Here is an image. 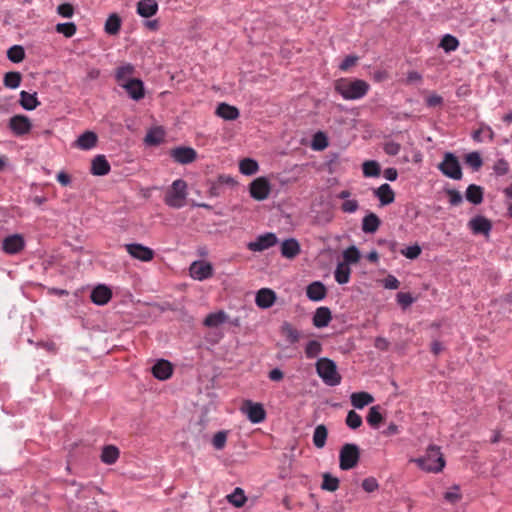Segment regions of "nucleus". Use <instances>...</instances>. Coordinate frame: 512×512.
Returning <instances> with one entry per match:
<instances>
[{"mask_svg":"<svg viewBox=\"0 0 512 512\" xmlns=\"http://www.w3.org/2000/svg\"><path fill=\"white\" fill-rule=\"evenodd\" d=\"M124 248L133 259L141 262H150L155 256L153 249L140 243H128Z\"/></svg>","mask_w":512,"mask_h":512,"instance_id":"obj_9","label":"nucleus"},{"mask_svg":"<svg viewBox=\"0 0 512 512\" xmlns=\"http://www.w3.org/2000/svg\"><path fill=\"white\" fill-rule=\"evenodd\" d=\"M213 266L204 260H197L191 263L189 274L194 280L204 281L213 276Z\"/></svg>","mask_w":512,"mask_h":512,"instance_id":"obj_12","label":"nucleus"},{"mask_svg":"<svg viewBox=\"0 0 512 512\" xmlns=\"http://www.w3.org/2000/svg\"><path fill=\"white\" fill-rule=\"evenodd\" d=\"M8 127L15 136L22 137L30 133L32 123L28 116L18 114L10 118Z\"/></svg>","mask_w":512,"mask_h":512,"instance_id":"obj_11","label":"nucleus"},{"mask_svg":"<svg viewBox=\"0 0 512 512\" xmlns=\"http://www.w3.org/2000/svg\"><path fill=\"white\" fill-rule=\"evenodd\" d=\"M307 359H314L322 353V344L318 340H310L304 347Z\"/></svg>","mask_w":512,"mask_h":512,"instance_id":"obj_39","label":"nucleus"},{"mask_svg":"<svg viewBox=\"0 0 512 512\" xmlns=\"http://www.w3.org/2000/svg\"><path fill=\"white\" fill-rule=\"evenodd\" d=\"M358 59L359 58L355 55L346 56L342 60V62L339 64V69L341 71H347L349 68H351L352 66H354L357 63Z\"/></svg>","mask_w":512,"mask_h":512,"instance_id":"obj_64","label":"nucleus"},{"mask_svg":"<svg viewBox=\"0 0 512 512\" xmlns=\"http://www.w3.org/2000/svg\"><path fill=\"white\" fill-rule=\"evenodd\" d=\"M226 498L230 504L237 508L243 507L247 501L243 489L239 487L235 488L234 491L231 494L227 495Z\"/></svg>","mask_w":512,"mask_h":512,"instance_id":"obj_38","label":"nucleus"},{"mask_svg":"<svg viewBox=\"0 0 512 512\" xmlns=\"http://www.w3.org/2000/svg\"><path fill=\"white\" fill-rule=\"evenodd\" d=\"M239 170L243 175H254L259 170V165L256 160L252 158H244L239 163Z\"/></svg>","mask_w":512,"mask_h":512,"instance_id":"obj_37","label":"nucleus"},{"mask_svg":"<svg viewBox=\"0 0 512 512\" xmlns=\"http://www.w3.org/2000/svg\"><path fill=\"white\" fill-rule=\"evenodd\" d=\"M465 197L470 203L478 205L483 201V189L476 184H470L466 189Z\"/></svg>","mask_w":512,"mask_h":512,"instance_id":"obj_32","label":"nucleus"},{"mask_svg":"<svg viewBox=\"0 0 512 512\" xmlns=\"http://www.w3.org/2000/svg\"><path fill=\"white\" fill-rule=\"evenodd\" d=\"M8 59L13 63H19L25 58L24 48L20 45H14L7 51Z\"/></svg>","mask_w":512,"mask_h":512,"instance_id":"obj_48","label":"nucleus"},{"mask_svg":"<svg viewBox=\"0 0 512 512\" xmlns=\"http://www.w3.org/2000/svg\"><path fill=\"white\" fill-rule=\"evenodd\" d=\"M467 225L474 235L481 234L488 237L492 230L491 221L482 215L471 218Z\"/></svg>","mask_w":512,"mask_h":512,"instance_id":"obj_13","label":"nucleus"},{"mask_svg":"<svg viewBox=\"0 0 512 512\" xmlns=\"http://www.w3.org/2000/svg\"><path fill=\"white\" fill-rule=\"evenodd\" d=\"M25 247V240L20 234L5 237L2 241V250L9 255L21 252Z\"/></svg>","mask_w":512,"mask_h":512,"instance_id":"obj_14","label":"nucleus"},{"mask_svg":"<svg viewBox=\"0 0 512 512\" xmlns=\"http://www.w3.org/2000/svg\"><path fill=\"white\" fill-rule=\"evenodd\" d=\"M282 332L284 333V335L286 336L287 340L290 343L294 344L299 341L300 333L291 324H289L287 322L284 323L282 326Z\"/></svg>","mask_w":512,"mask_h":512,"instance_id":"obj_51","label":"nucleus"},{"mask_svg":"<svg viewBox=\"0 0 512 512\" xmlns=\"http://www.w3.org/2000/svg\"><path fill=\"white\" fill-rule=\"evenodd\" d=\"M158 11V4L155 0H139L137 13L143 18H150Z\"/></svg>","mask_w":512,"mask_h":512,"instance_id":"obj_25","label":"nucleus"},{"mask_svg":"<svg viewBox=\"0 0 512 512\" xmlns=\"http://www.w3.org/2000/svg\"><path fill=\"white\" fill-rule=\"evenodd\" d=\"M439 47H441L445 52L449 53L457 50L459 47V41L455 36L451 34H445L440 41Z\"/></svg>","mask_w":512,"mask_h":512,"instance_id":"obj_41","label":"nucleus"},{"mask_svg":"<svg viewBox=\"0 0 512 512\" xmlns=\"http://www.w3.org/2000/svg\"><path fill=\"white\" fill-rule=\"evenodd\" d=\"M340 209L343 213L352 214L359 209V202L356 199H346L342 202Z\"/></svg>","mask_w":512,"mask_h":512,"instance_id":"obj_55","label":"nucleus"},{"mask_svg":"<svg viewBox=\"0 0 512 512\" xmlns=\"http://www.w3.org/2000/svg\"><path fill=\"white\" fill-rule=\"evenodd\" d=\"M334 89L345 100H359L367 95L370 85L362 79L340 78L335 81Z\"/></svg>","mask_w":512,"mask_h":512,"instance_id":"obj_1","label":"nucleus"},{"mask_svg":"<svg viewBox=\"0 0 512 512\" xmlns=\"http://www.w3.org/2000/svg\"><path fill=\"white\" fill-rule=\"evenodd\" d=\"M164 139V131L160 127L150 129L145 136V143L148 145H158Z\"/></svg>","mask_w":512,"mask_h":512,"instance_id":"obj_42","label":"nucleus"},{"mask_svg":"<svg viewBox=\"0 0 512 512\" xmlns=\"http://www.w3.org/2000/svg\"><path fill=\"white\" fill-rule=\"evenodd\" d=\"M383 287L390 290H395L400 287L399 280L394 276L389 274L386 278L382 280Z\"/></svg>","mask_w":512,"mask_h":512,"instance_id":"obj_63","label":"nucleus"},{"mask_svg":"<svg viewBox=\"0 0 512 512\" xmlns=\"http://www.w3.org/2000/svg\"><path fill=\"white\" fill-rule=\"evenodd\" d=\"M228 319L227 314L224 311H217L214 313H210L204 319L203 324L206 327H218L219 325L225 323Z\"/></svg>","mask_w":512,"mask_h":512,"instance_id":"obj_35","label":"nucleus"},{"mask_svg":"<svg viewBox=\"0 0 512 512\" xmlns=\"http://www.w3.org/2000/svg\"><path fill=\"white\" fill-rule=\"evenodd\" d=\"M315 368L317 375L325 385L335 387L341 383L342 376L333 360L327 357L319 358L315 363Z\"/></svg>","mask_w":512,"mask_h":512,"instance_id":"obj_3","label":"nucleus"},{"mask_svg":"<svg viewBox=\"0 0 512 512\" xmlns=\"http://www.w3.org/2000/svg\"><path fill=\"white\" fill-rule=\"evenodd\" d=\"M397 303L401 306L403 310L407 309L414 302V298L410 293L407 292H399L396 296Z\"/></svg>","mask_w":512,"mask_h":512,"instance_id":"obj_57","label":"nucleus"},{"mask_svg":"<svg viewBox=\"0 0 512 512\" xmlns=\"http://www.w3.org/2000/svg\"><path fill=\"white\" fill-rule=\"evenodd\" d=\"M440 172L453 180H461L463 173L459 162V159L452 152H446L443 156V160L438 164Z\"/></svg>","mask_w":512,"mask_h":512,"instance_id":"obj_5","label":"nucleus"},{"mask_svg":"<svg viewBox=\"0 0 512 512\" xmlns=\"http://www.w3.org/2000/svg\"><path fill=\"white\" fill-rule=\"evenodd\" d=\"M351 404L356 409H362L374 402V397L368 392H355L350 396Z\"/></svg>","mask_w":512,"mask_h":512,"instance_id":"obj_26","label":"nucleus"},{"mask_svg":"<svg viewBox=\"0 0 512 512\" xmlns=\"http://www.w3.org/2000/svg\"><path fill=\"white\" fill-rule=\"evenodd\" d=\"M345 422L346 425L353 430L358 429L363 423L362 417L354 410L348 412Z\"/></svg>","mask_w":512,"mask_h":512,"instance_id":"obj_52","label":"nucleus"},{"mask_svg":"<svg viewBox=\"0 0 512 512\" xmlns=\"http://www.w3.org/2000/svg\"><path fill=\"white\" fill-rule=\"evenodd\" d=\"M465 162L474 171H478L483 165L482 158H481L480 154L476 151L466 154Z\"/></svg>","mask_w":512,"mask_h":512,"instance_id":"obj_50","label":"nucleus"},{"mask_svg":"<svg viewBox=\"0 0 512 512\" xmlns=\"http://www.w3.org/2000/svg\"><path fill=\"white\" fill-rule=\"evenodd\" d=\"M55 30L57 33L63 34L66 38H71L75 35L77 27L73 22L58 23Z\"/></svg>","mask_w":512,"mask_h":512,"instance_id":"obj_49","label":"nucleus"},{"mask_svg":"<svg viewBox=\"0 0 512 512\" xmlns=\"http://www.w3.org/2000/svg\"><path fill=\"white\" fill-rule=\"evenodd\" d=\"M134 71V67L131 64H125L117 68L116 79L117 81H123L130 77Z\"/></svg>","mask_w":512,"mask_h":512,"instance_id":"obj_56","label":"nucleus"},{"mask_svg":"<svg viewBox=\"0 0 512 512\" xmlns=\"http://www.w3.org/2000/svg\"><path fill=\"white\" fill-rule=\"evenodd\" d=\"M271 192V184L266 177H258L249 185L250 196L257 200L263 201L268 198Z\"/></svg>","mask_w":512,"mask_h":512,"instance_id":"obj_8","label":"nucleus"},{"mask_svg":"<svg viewBox=\"0 0 512 512\" xmlns=\"http://www.w3.org/2000/svg\"><path fill=\"white\" fill-rule=\"evenodd\" d=\"M20 105L28 111L34 110L40 104L36 93H29L26 91L20 92Z\"/></svg>","mask_w":512,"mask_h":512,"instance_id":"obj_34","label":"nucleus"},{"mask_svg":"<svg viewBox=\"0 0 512 512\" xmlns=\"http://www.w3.org/2000/svg\"><path fill=\"white\" fill-rule=\"evenodd\" d=\"M360 459V450L356 444H344L339 452V467L347 471L354 468Z\"/></svg>","mask_w":512,"mask_h":512,"instance_id":"obj_6","label":"nucleus"},{"mask_svg":"<svg viewBox=\"0 0 512 512\" xmlns=\"http://www.w3.org/2000/svg\"><path fill=\"white\" fill-rule=\"evenodd\" d=\"M188 186L183 179L172 182L164 195V203L171 208L180 209L186 205Z\"/></svg>","mask_w":512,"mask_h":512,"instance_id":"obj_4","label":"nucleus"},{"mask_svg":"<svg viewBox=\"0 0 512 512\" xmlns=\"http://www.w3.org/2000/svg\"><path fill=\"white\" fill-rule=\"evenodd\" d=\"M367 423L374 429H377L380 423L383 421V416L380 412V406H372L369 409L368 415L366 417Z\"/></svg>","mask_w":512,"mask_h":512,"instance_id":"obj_40","label":"nucleus"},{"mask_svg":"<svg viewBox=\"0 0 512 512\" xmlns=\"http://www.w3.org/2000/svg\"><path fill=\"white\" fill-rule=\"evenodd\" d=\"M401 254L408 259H416L421 254V247L417 244L408 246L401 250Z\"/></svg>","mask_w":512,"mask_h":512,"instance_id":"obj_59","label":"nucleus"},{"mask_svg":"<svg viewBox=\"0 0 512 512\" xmlns=\"http://www.w3.org/2000/svg\"><path fill=\"white\" fill-rule=\"evenodd\" d=\"M462 498V495L460 493V487L459 485H453L451 487V489L447 492H445L444 494V499L451 503V504H455L457 503L458 501H460Z\"/></svg>","mask_w":512,"mask_h":512,"instance_id":"obj_53","label":"nucleus"},{"mask_svg":"<svg viewBox=\"0 0 512 512\" xmlns=\"http://www.w3.org/2000/svg\"><path fill=\"white\" fill-rule=\"evenodd\" d=\"M383 149L387 155L396 156L401 150V145L394 141H388L384 144Z\"/></svg>","mask_w":512,"mask_h":512,"instance_id":"obj_61","label":"nucleus"},{"mask_svg":"<svg viewBox=\"0 0 512 512\" xmlns=\"http://www.w3.org/2000/svg\"><path fill=\"white\" fill-rule=\"evenodd\" d=\"M110 164L103 155H97L91 163V173L97 176H104L110 172Z\"/></svg>","mask_w":512,"mask_h":512,"instance_id":"obj_24","label":"nucleus"},{"mask_svg":"<svg viewBox=\"0 0 512 512\" xmlns=\"http://www.w3.org/2000/svg\"><path fill=\"white\" fill-rule=\"evenodd\" d=\"M351 268L347 263H338L334 272L335 280L338 284H346L350 281Z\"/></svg>","mask_w":512,"mask_h":512,"instance_id":"obj_33","label":"nucleus"},{"mask_svg":"<svg viewBox=\"0 0 512 512\" xmlns=\"http://www.w3.org/2000/svg\"><path fill=\"white\" fill-rule=\"evenodd\" d=\"M328 430L325 425L316 426L313 433V444L316 448L321 449L326 445Z\"/></svg>","mask_w":512,"mask_h":512,"instance_id":"obj_36","label":"nucleus"},{"mask_svg":"<svg viewBox=\"0 0 512 512\" xmlns=\"http://www.w3.org/2000/svg\"><path fill=\"white\" fill-rule=\"evenodd\" d=\"M380 224L381 221L379 217L375 213L370 212L362 219V231L364 233L373 234L378 230Z\"/></svg>","mask_w":512,"mask_h":512,"instance_id":"obj_28","label":"nucleus"},{"mask_svg":"<svg viewBox=\"0 0 512 512\" xmlns=\"http://www.w3.org/2000/svg\"><path fill=\"white\" fill-rule=\"evenodd\" d=\"M493 171L497 176H504L509 172V163L504 159H498L494 166Z\"/></svg>","mask_w":512,"mask_h":512,"instance_id":"obj_58","label":"nucleus"},{"mask_svg":"<svg viewBox=\"0 0 512 512\" xmlns=\"http://www.w3.org/2000/svg\"><path fill=\"white\" fill-rule=\"evenodd\" d=\"M173 367L167 360H159L152 367L153 376L159 380H167L171 377Z\"/></svg>","mask_w":512,"mask_h":512,"instance_id":"obj_20","label":"nucleus"},{"mask_svg":"<svg viewBox=\"0 0 512 512\" xmlns=\"http://www.w3.org/2000/svg\"><path fill=\"white\" fill-rule=\"evenodd\" d=\"M332 319L331 311L328 307H319L316 309L313 315V325L317 328H323L328 326Z\"/></svg>","mask_w":512,"mask_h":512,"instance_id":"obj_23","label":"nucleus"},{"mask_svg":"<svg viewBox=\"0 0 512 512\" xmlns=\"http://www.w3.org/2000/svg\"><path fill=\"white\" fill-rule=\"evenodd\" d=\"M307 298L311 301H321L327 295V289L321 281H314L306 288Z\"/></svg>","mask_w":512,"mask_h":512,"instance_id":"obj_19","label":"nucleus"},{"mask_svg":"<svg viewBox=\"0 0 512 512\" xmlns=\"http://www.w3.org/2000/svg\"><path fill=\"white\" fill-rule=\"evenodd\" d=\"M278 243V238L275 233L266 232L256 237L254 241L247 244L248 250L252 252H262L267 250Z\"/></svg>","mask_w":512,"mask_h":512,"instance_id":"obj_10","label":"nucleus"},{"mask_svg":"<svg viewBox=\"0 0 512 512\" xmlns=\"http://www.w3.org/2000/svg\"><path fill=\"white\" fill-rule=\"evenodd\" d=\"M328 146L327 137L322 132H317L314 135L312 147L314 150H324Z\"/></svg>","mask_w":512,"mask_h":512,"instance_id":"obj_54","label":"nucleus"},{"mask_svg":"<svg viewBox=\"0 0 512 512\" xmlns=\"http://www.w3.org/2000/svg\"><path fill=\"white\" fill-rule=\"evenodd\" d=\"M22 76L19 72L11 71L4 75L3 83L5 87L16 89L20 86Z\"/></svg>","mask_w":512,"mask_h":512,"instance_id":"obj_43","label":"nucleus"},{"mask_svg":"<svg viewBox=\"0 0 512 512\" xmlns=\"http://www.w3.org/2000/svg\"><path fill=\"white\" fill-rule=\"evenodd\" d=\"M129 96L134 100H140L144 97L143 82L139 79H129L122 85Z\"/></svg>","mask_w":512,"mask_h":512,"instance_id":"obj_22","label":"nucleus"},{"mask_svg":"<svg viewBox=\"0 0 512 512\" xmlns=\"http://www.w3.org/2000/svg\"><path fill=\"white\" fill-rule=\"evenodd\" d=\"M229 431L227 430H221L216 432L211 440V444L216 450H222L226 446L227 437H228Z\"/></svg>","mask_w":512,"mask_h":512,"instance_id":"obj_47","label":"nucleus"},{"mask_svg":"<svg viewBox=\"0 0 512 512\" xmlns=\"http://www.w3.org/2000/svg\"><path fill=\"white\" fill-rule=\"evenodd\" d=\"M374 196L378 198L382 206L389 205L395 200V193L387 183H384L375 189Z\"/></svg>","mask_w":512,"mask_h":512,"instance_id":"obj_21","label":"nucleus"},{"mask_svg":"<svg viewBox=\"0 0 512 512\" xmlns=\"http://www.w3.org/2000/svg\"><path fill=\"white\" fill-rule=\"evenodd\" d=\"M412 462L416 463L421 470L428 473H439L446 465L441 449L437 445H429L425 454L413 459Z\"/></svg>","mask_w":512,"mask_h":512,"instance_id":"obj_2","label":"nucleus"},{"mask_svg":"<svg viewBox=\"0 0 512 512\" xmlns=\"http://www.w3.org/2000/svg\"><path fill=\"white\" fill-rule=\"evenodd\" d=\"M119 449L114 445H106L102 449L101 461L107 465L114 464L119 458Z\"/></svg>","mask_w":512,"mask_h":512,"instance_id":"obj_31","label":"nucleus"},{"mask_svg":"<svg viewBox=\"0 0 512 512\" xmlns=\"http://www.w3.org/2000/svg\"><path fill=\"white\" fill-rule=\"evenodd\" d=\"M122 20L116 13H112L108 16L104 30L108 35H117L121 29Z\"/></svg>","mask_w":512,"mask_h":512,"instance_id":"obj_30","label":"nucleus"},{"mask_svg":"<svg viewBox=\"0 0 512 512\" xmlns=\"http://www.w3.org/2000/svg\"><path fill=\"white\" fill-rule=\"evenodd\" d=\"M321 488L326 491L334 492L339 488V479L329 473H324Z\"/></svg>","mask_w":512,"mask_h":512,"instance_id":"obj_46","label":"nucleus"},{"mask_svg":"<svg viewBox=\"0 0 512 512\" xmlns=\"http://www.w3.org/2000/svg\"><path fill=\"white\" fill-rule=\"evenodd\" d=\"M280 252L282 257L287 259H294L301 252V247L298 240L295 238L285 239L281 243Z\"/></svg>","mask_w":512,"mask_h":512,"instance_id":"obj_17","label":"nucleus"},{"mask_svg":"<svg viewBox=\"0 0 512 512\" xmlns=\"http://www.w3.org/2000/svg\"><path fill=\"white\" fill-rule=\"evenodd\" d=\"M365 177H378L380 175V165L374 160L365 161L362 165Z\"/></svg>","mask_w":512,"mask_h":512,"instance_id":"obj_44","label":"nucleus"},{"mask_svg":"<svg viewBox=\"0 0 512 512\" xmlns=\"http://www.w3.org/2000/svg\"><path fill=\"white\" fill-rule=\"evenodd\" d=\"M240 410L254 424L261 423L266 418V411L261 403L244 400Z\"/></svg>","mask_w":512,"mask_h":512,"instance_id":"obj_7","label":"nucleus"},{"mask_svg":"<svg viewBox=\"0 0 512 512\" xmlns=\"http://www.w3.org/2000/svg\"><path fill=\"white\" fill-rule=\"evenodd\" d=\"M91 301L99 306L106 305L112 298V291L104 284L97 285L91 292Z\"/></svg>","mask_w":512,"mask_h":512,"instance_id":"obj_16","label":"nucleus"},{"mask_svg":"<svg viewBox=\"0 0 512 512\" xmlns=\"http://www.w3.org/2000/svg\"><path fill=\"white\" fill-rule=\"evenodd\" d=\"M171 158L180 164H190L197 158V152L191 147H176L170 151Z\"/></svg>","mask_w":512,"mask_h":512,"instance_id":"obj_15","label":"nucleus"},{"mask_svg":"<svg viewBox=\"0 0 512 512\" xmlns=\"http://www.w3.org/2000/svg\"><path fill=\"white\" fill-rule=\"evenodd\" d=\"M72 487L75 488L74 492L78 500L90 498L91 490L88 487L78 485L76 483H73Z\"/></svg>","mask_w":512,"mask_h":512,"instance_id":"obj_60","label":"nucleus"},{"mask_svg":"<svg viewBox=\"0 0 512 512\" xmlns=\"http://www.w3.org/2000/svg\"><path fill=\"white\" fill-rule=\"evenodd\" d=\"M360 260V252L356 246H350L343 251V262L347 265L355 264Z\"/></svg>","mask_w":512,"mask_h":512,"instance_id":"obj_45","label":"nucleus"},{"mask_svg":"<svg viewBox=\"0 0 512 512\" xmlns=\"http://www.w3.org/2000/svg\"><path fill=\"white\" fill-rule=\"evenodd\" d=\"M97 143V135L92 131H86L76 140V146L82 150H90Z\"/></svg>","mask_w":512,"mask_h":512,"instance_id":"obj_29","label":"nucleus"},{"mask_svg":"<svg viewBox=\"0 0 512 512\" xmlns=\"http://www.w3.org/2000/svg\"><path fill=\"white\" fill-rule=\"evenodd\" d=\"M275 301L276 294L269 288H262L256 294L255 302L259 308H270L275 303Z\"/></svg>","mask_w":512,"mask_h":512,"instance_id":"obj_18","label":"nucleus"},{"mask_svg":"<svg viewBox=\"0 0 512 512\" xmlns=\"http://www.w3.org/2000/svg\"><path fill=\"white\" fill-rule=\"evenodd\" d=\"M57 12L64 18H71L74 14V7L70 3H63L57 7Z\"/></svg>","mask_w":512,"mask_h":512,"instance_id":"obj_62","label":"nucleus"},{"mask_svg":"<svg viewBox=\"0 0 512 512\" xmlns=\"http://www.w3.org/2000/svg\"><path fill=\"white\" fill-rule=\"evenodd\" d=\"M216 115L224 120H236L239 117V110L227 103H220L216 108Z\"/></svg>","mask_w":512,"mask_h":512,"instance_id":"obj_27","label":"nucleus"}]
</instances>
